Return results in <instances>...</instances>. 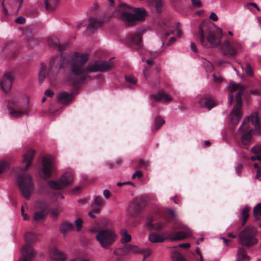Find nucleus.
Listing matches in <instances>:
<instances>
[{
    "label": "nucleus",
    "instance_id": "obj_7",
    "mask_svg": "<svg viewBox=\"0 0 261 261\" xmlns=\"http://www.w3.org/2000/svg\"><path fill=\"white\" fill-rule=\"evenodd\" d=\"M187 233L181 231H177L175 233L164 231L161 234L156 232H151L148 236L149 241L152 243H163L166 240L171 241L184 240Z\"/></svg>",
    "mask_w": 261,
    "mask_h": 261
},
{
    "label": "nucleus",
    "instance_id": "obj_37",
    "mask_svg": "<svg viewBox=\"0 0 261 261\" xmlns=\"http://www.w3.org/2000/svg\"><path fill=\"white\" fill-rule=\"evenodd\" d=\"M121 242L124 244H127V243L131 241L132 237L130 234L127 233L126 229H122L121 230Z\"/></svg>",
    "mask_w": 261,
    "mask_h": 261
},
{
    "label": "nucleus",
    "instance_id": "obj_25",
    "mask_svg": "<svg viewBox=\"0 0 261 261\" xmlns=\"http://www.w3.org/2000/svg\"><path fill=\"white\" fill-rule=\"evenodd\" d=\"M89 23L87 27V30L91 33L102 26L103 22L96 18L90 17L89 19Z\"/></svg>",
    "mask_w": 261,
    "mask_h": 261
},
{
    "label": "nucleus",
    "instance_id": "obj_22",
    "mask_svg": "<svg viewBox=\"0 0 261 261\" xmlns=\"http://www.w3.org/2000/svg\"><path fill=\"white\" fill-rule=\"evenodd\" d=\"M72 93H68L65 92L59 93L57 95L58 102L64 105H69L73 100Z\"/></svg>",
    "mask_w": 261,
    "mask_h": 261
},
{
    "label": "nucleus",
    "instance_id": "obj_28",
    "mask_svg": "<svg viewBox=\"0 0 261 261\" xmlns=\"http://www.w3.org/2000/svg\"><path fill=\"white\" fill-rule=\"evenodd\" d=\"M50 256L52 259L56 261H64L66 259V255L56 248L51 250Z\"/></svg>",
    "mask_w": 261,
    "mask_h": 261
},
{
    "label": "nucleus",
    "instance_id": "obj_59",
    "mask_svg": "<svg viewBox=\"0 0 261 261\" xmlns=\"http://www.w3.org/2000/svg\"><path fill=\"white\" fill-rule=\"evenodd\" d=\"M126 184H130V185H132V186H135V184L130 181H128V182H118L117 183V186H122V185H126Z\"/></svg>",
    "mask_w": 261,
    "mask_h": 261
},
{
    "label": "nucleus",
    "instance_id": "obj_18",
    "mask_svg": "<svg viewBox=\"0 0 261 261\" xmlns=\"http://www.w3.org/2000/svg\"><path fill=\"white\" fill-rule=\"evenodd\" d=\"M8 108L11 117L18 118L24 114L28 115L27 110H22L19 103L14 100L8 101Z\"/></svg>",
    "mask_w": 261,
    "mask_h": 261
},
{
    "label": "nucleus",
    "instance_id": "obj_55",
    "mask_svg": "<svg viewBox=\"0 0 261 261\" xmlns=\"http://www.w3.org/2000/svg\"><path fill=\"white\" fill-rule=\"evenodd\" d=\"M191 49L195 53L197 52V46L194 42H191Z\"/></svg>",
    "mask_w": 261,
    "mask_h": 261
},
{
    "label": "nucleus",
    "instance_id": "obj_52",
    "mask_svg": "<svg viewBox=\"0 0 261 261\" xmlns=\"http://www.w3.org/2000/svg\"><path fill=\"white\" fill-rule=\"evenodd\" d=\"M21 215L23 217V219L24 220H29V217L25 213H24V210L22 206L21 208Z\"/></svg>",
    "mask_w": 261,
    "mask_h": 261
},
{
    "label": "nucleus",
    "instance_id": "obj_54",
    "mask_svg": "<svg viewBox=\"0 0 261 261\" xmlns=\"http://www.w3.org/2000/svg\"><path fill=\"white\" fill-rule=\"evenodd\" d=\"M50 212H51V215L55 217H57L59 215V211L57 208L53 209L51 210L50 209Z\"/></svg>",
    "mask_w": 261,
    "mask_h": 261
},
{
    "label": "nucleus",
    "instance_id": "obj_36",
    "mask_svg": "<svg viewBox=\"0 0 261 261\" xmlns=\"http://www.w3.org/2000/svg\"><path fill=\"white\" fill-rule=\"evenodd\" d=\"M249 207L246 205L244 208H243L241 212V219H242V225L244 226L245 225L249 217Z\"/></svg>",
    "mask_w": 261,
    "mask_h": 261
},
{
    "label": "nucleus",
    "instance_id": "obj_64",
    "mask_svg": "<svg viewBox=\"0 0 261 261\" xmlns=\"http://www.w3.org/2000/svg\"><path fill=\"white\" fill-rule=\"evenodd\" d=\"M173 32H174V30H172V29L169 32L165 31V35L166 37H167V36H169L170 34L173 33Z\"/></svg>",
    "mask_w": 261,
    "mask_h": 261
},
{
    "label": "nucleus",
    "instance_id": "obj_33",
    "mask_svg": "<svg viewBox=\"0 0 261 261\" xmlns=\"http://www.w3.org/2000/svg\"><path fill=\"white\" fill-rule=\"evenodd\" d=\"M125 80L126 84V87L129 89H133L136 86L137 80L132 76L127 75H125Z\"/></svg>",
    "mask_w": 261,
    "mask_h": 261
},
{
    "label": "nucleus",
    "instance_id": "obj_30",
    "mask_svg": "<svg viewBox=\"0 0 261 261\" xmlns=\"http://www.w3.org/2000/svg\"><path fill=\"white\" fill-rule=\"evenodd\" d=\"M251 151L255 154L251 157V160L261 161V145L252 148Z\"/></svg>",
    "mask_w": 261,
    "mask_h": 261
},
{
    "label": "nucleus",
    "instance_id": "obj_43",
    "mask_svg": "<svg viewBox=\"0 0 261 261\" xmlns=\"http://www.w3.org/2000/svg\"><path fill=\"white\" fill-rule=\"evenodd\" d=\"M83 220L81 218H78L77 220H75V225L77 227V231L81 230V229L83 226Z\"/></svg>",
    "mask_w": 261,
    "mask_h": 261
},
{
    "label": "nucleus",
    "instance_id": "obj_6",
    "mask_svg": "<svg viewBox=\"0 0 261 261\" xmlns=\"http://www.w3.org/2000/svg\"><path fill=\"white\" fill-rule=\"evenodd\" d=\"M130 252L134 253H138L143 254V260L149 257L152 253V251L149 248L141 249L137 246L133 245L130 244H125L122 247L115 250L114 254L117 256V259L120 260Z\"/></svg>",
    "mask_w": 261,
    "mask_h": 261
},
{
    "label": "nucleus",
    "instance_id": "obj_53",
    "mask_svg": "<svg viewBox=\"0 0 261 261\" xmlns=\"http://www.w3.org/2000/svg\"><path fill=\"white\" fill-rule=\"evenodd\" d=\"M210 18L214 21H216L218 19V18L217 15L214 12L211 13V14L210 16Z\"/></svg>",
    "mask_w": 261,
    "mask_h": 261
},
{
    "label": "nucleus",
    "instance_id": "obj_46",
    "mask_svg": "<svg viewBox=\"0 0 261 261\" xmlns=\"http://www.w3.org/2000/svg\"><path fill=\"white\" fill-rule=\"evenodd\" d=\"M149 166V163L147 161H144L142 160H140L139 161L138 166L137 167L138 168H141L142 167H147Z\"/></svg>",
    "mask_w": 261,
    "mask_h": 261
},
{
    "label": "nucleus",
    "instance_id": "obj_10",
    "mask_svg": "<svg viewBox=\"0 0 261 261\" xmlns=\"http://www.w3.org/2000/svg\"><path fill=\"white\" fill-rule=\"evenodd\" d=\"M256 229L255 227L247 226L239 234L240 244L244 247L249 248L257 243L256 238Z\"/></svg>",
    "mask_w": 261,
    "mask_h": 261
},
{
    "label": "nucleus",
    "instance_id": "obj_8",
    "mask_svg": "<svg viewBox=\"0 0 261 261\" xmlns=\"http://www.w3.org/2000/svg\"><path fill=\"white\" fill-rule=\"evenodd\" d=\"M24 238L26 243L22 247V256L18 261H32L36 254L32 245L37 241V236L33 232H29L26 233Z\"/></svg>",
    "mask_w": 261,
    "mask_h": 261
},
{
    "label": "nucleus",
    "instance_id": "obj_32",
    "mask_svg": "<svg viewBox=\"0 0 261 261\" xmlns=\"http://www.w3.org/2000/svg\"><path fill=\"white\" fill-rule=\"evenodd\" d=\"M238 259L239 261H249L250 257L246 254L244 248H239L237 252Z\"/></svg>",
    "mask_w": 261,
    "mask_h": 261
},
{
    "label": "nucleus",
    "instance_id": "obj_20",
    "mask_svg": "<svg viewBox=\"0 0 261 261\" xmlns=\"http://www.w3.org/2000/svg\"><path fill=\"white\" fill-rule=\"evenodd\" d=\"M13 81L14 76L12 73L7 72L4 74L0 84L1 87L4 92H7L10 90Z\"/></svg>",
    "mask_w": 261,
    "mask_h": 261
},
{
    "label": "nucleus",
    "instance_id": "obj_34",
    "mask_svg": "<svg viewBox=\"0 0 261 261\" xmlns=\"http://www.w3.org/2000/svg\"><path fill=\"white\" fill-rule=\"evenodd\" d=\"M74 227V226L73 224L69 223L67 222H63L60 226V229L61 231L63 233H65L67 232L68 231H71L73 230Z\"/></svg>",
    "mask_w": 261,
    "mask_h": 261
},
{
    "label": "nucleus",
    "instance_id": "obj_38",
    "mask_svg": "<svg viewBox=\"0 0 261 261\" xmlns=\"http://www.w3.org/2000/svg\"><path fill=\"white\" fill-rule=\"evenodd\" d=\"M171 257L173 261H187L183 255L178 251H174Z\"/></svg>",
    "mask_w": 261,
    "mask_h": 261
},
{
    "label": "nucleus",
    "instance_id": "obj_41",
    "mask_svg": "<svg viewBox=\"0 0 261 261\" xmlns=\"http://www.w3.org/2000/svg\"><path fill=\"white\" fill-rule=\"evenodd\" d=\"M261 214V202L258 203L253 208V216L257 220L259 219Z\"/></svg>",
    "mask_w": 261,
    "mask_h": 261
},
{
    "label": "nucleus",
    "instance_id": "obj_48",
    "mask_svg": "<svg viewBox=\"0 0 261 261\" xmlns=\"http://www.w3.org/2000/svg\"><path fill=\"white\" fill-rule=\"evenodd\" d=\"M23 2V0H14L13 5L14 6H16L18 4V5L17 7V10H18L20 8Z\"/></svg>",
    "mask_w": 261,
    "mask_h": 261
},
{
    "label": "nucleus",
    "instance_id": "obj_63",
    "mask_svg": "<svg viewBox=\"0 0 261 261\" xmlns=\"http://www.w3.org/2000/svg\"><path fill=\"white\" fill-rule=\"evenodd\" d=\"M261 176V170L260 169H258L257 171L256 175H255V178L256 179H259V180H261V178H259V177Z\"/></svg>",
    "mask_w": 261,
    "mask_h": 261
},
{
    "label": "nucleus",
    "instance_id": "obj_61",
    "mask_svg": "<svg viewBox=\"0 0 261 261\" xmlns=\"http://www.w3.org/2000/svg\"><path fill=\"white\" fill-rule=\"evenodd\" d=\"M176 40V38L174 37H172L170 38L168 42L167 43V45L169 46L171 45L173 43H174Z\"/></svg>",
    "mask_w": 261,
    "mask_h": 261
},
{
    "label": "nucleus",
    "instance_id": "obj_15",
    "mask_svg": "<svg viewBox=\"0 0 261 261\" xmlns=\"http://www.w3.org/2000/svg\"><path fill=\"white\" fill-rule=\"evenodd\" d=\"M35 208L37 211L35 213L33 218L36 221H39L44 219L46 216L50 212L49 204L45 200H40L36 202Z\"/></svg>",
    "mask_w": 261,
    "mask_h": 261
},
{
    "label": "nucleus",
    "instance_id": "obj_27",
    "mask_svg": "<svg viewBox=\"0 0 261 261\" xmlns=\"http://www.w3.org/2000/svg\"><path fill=\"white\" fill-rule=\"evenodd\" d=\"M3 53L4 55H7L8 58H14L17 55L18 51L15 49L12 43H8L4 47Z\"/></svg>",
    "mask_w": 261,
    "mask_h": 261
},
{
    "label": "nucleus",
    "instance_id": "obj_60",
    "mask_svg": "<svg viewBox=\"0 0 261 261\" xmlns=\"http://www.w3.org/2000/svg\"><path fill=\"white\" fill-rule=\"evenodd\" d=\"M179 246L181 248H188L190 247V243H182V244H180Z\"/></svg>",
    "mask_w": 261,
    "mask_h": 261
},
{
    "label": "nucleus",
    "instance_id": "obj_57",
    "mask_svg": "<svg viewBox=\"0 0 261 261\" xmlns=\"http://www.w3.org/2000/svg\"><path fill=\"white\" fill-rule=\"evenodd\" d=\"M54 94V92L49 89L46 90L45 92V95L48 97H52Z\"/></svg>",
    "mask_w": 261,
    "mask_h": 261
},
{
    "label": "nucleus",
    "instance_id": "obj_4",
    "mask_svg": "<svg viewBox=\"0 0 261 261\" xmlns=\"http://www.w3.org/2000/svg\"><path fill=\"white\" fill-rule=\"evenodd\" d=\"M239 89V91L236 96V104L234 106L233 110L230 114V119L231 122L234 124H237L242 118V115L241 109L242 105V96L245 91V87L241 84H234L230 82L228 87V90L230 92L229 95V103L231 105L234 101V96L233 93Z\"/></svg>",
    "mask_w": 261,
    "mask_h": 261
},
{
    "label": "nucleus",
    "instance_id": "obj_1",
    "mask_svg": "<svg viewBox=\"0 0 261 261\" xmlns=\"http://www.w3.org/2000/svg\"><path fill=\"white\" fill-rule=\"evenodd\" d=\"M88 60L87 54H80L74 53L68 60L63 55L58 56L50 60L49 69L46 72V66L43 63L41 64V68L39 73V82L42 83L44 79L48 77L53 84L60 69L65 67L68 62L70 67V72L68 76V81L75 87L87 83L92 78L88 74L90 72H105L110 70L114 66L113 59L107 61H98L89 63L85 68L84 66Z\"/></svg>",
    "mask_w": 261,
    "mask_h": 261
},
{
    "label": "nucleus",
    "instance_id": "obj_50",
    "mask_svg": "<svg viewBox=\"0 0 261 261\" xmlns=\"http://www.w3.org/2000/svg\"><path fill=\"white\" fill-rule=\"evenodd\" d=\"M2 10H3V14L5 16H7L8 15V11L5 5L4 0L3 1L2 3Z\"/></svg>",
    "mask_w": 261,
    "mask_h": 261
},
{
    "label": "nucleus",
    "instance_id": "obj_29",
    "mask_svg": "<svg viewBox=\"0 0 261 261\" xmlns=\"http://www.w3.org/2000/svg\"><path fill=\"white\" fill-rule=\"evenodd\" d=\"M151 97L156 101H164L169 102L172 100V97L164 92L163 90L159 92L156 94H151Z\"/></svg>",
    "mask_w": 261,
    "mask_h": 261
},
{
    "label": "nucleus",
    "instance_id": "obj_31",
    "mask_svg": "<svg viewBox=\"0 0 261 261\" xmlns=\"http://www.w3.org/2000/svg\"><path fill=\"white\" fill-rule=\"evenodd\" d=\"M59 3V0H44L45 8L47 11H54Z\"/></svg>",
    "mask_w": 261,
    "mask_h": 261
},
{
    "label": "nucleus",
    "instance_id": "obj_11",
    "mask_svg": "<svg viewBox=\"0 0 261 261\" xmlns=\"http://www.w3.org/2000/svg\"><path fill=\"white\" fill-rule=\"evenodd\" d=\"M117 237L113 229L105 228L97 231L96 239L102 248L109 249L115 242Z\"/></svg>",
    "mask_w": 261,
    "mask_h": 261
},
{
    "label": "nucleus",
    "instance_id": "obj_56",
    "mask_svg": "<svg viewBox=\"0 0 261 261\" xmlns=\"http://www.w3.org/2000/svg\"><path fill=\"white\" fill-rule=\"evenodd\" d=\"M103 195L105 196V197L106 198V199H108L110 198V196H111V193H110V192L108 190H105L103 191Z\"/></svg>",
    "mask_w": 261,
    "mask_h": 261
},
{
    "label": "nucleus",
    "instance_id": "obj_40",
    "mask_svg": "<svg viewBox=\"0 0 261 261\" xmlns=\"http://www.w3.org/2000/svg\"><path fill=\"white\" fill-rule=\"evenodd\" d=\"M152 5L154 6L157 12H160L163 6V0H153Z\"/></svg>",
    "mask_w": 261,
    "mask_h": 261
},
{
    "label": "nucleus",
    "instance_id": "obj_16",
    "mask_svg": "<svg viewBox=\"0 0 261 261\" xmlns=\"http://www.w3.org/2000/svg\"><path fill=\"white\" fill-rule=\"evenodd\" d=\"M42 168L40 172L41 177L45 180L51 177V173L55 171L56 166L53 160L48 157L44 156L42 161Z\"/></svg>",
    "mask_w": 261,
    "mask_h": 261
},
{
    "label": "nucleus",
    "instance_id": "obj_21",
    "mask_svg": "<svg viewBox=\"0 0 261 261\" xmlns=\"http://www.w3.org/2000/svg\"><path fill=\"white\" fill-rule=\"evenodd\" d=\"M35 154V151L34 150L30 149L23 155L22 162L26 164L24 167L21 169L22 172H25L29 169Z\"/></svg>",
    "mask_w": 261,
    "mask_h": 261
},
{
    "label": "nucleus",
    "instance_id": "obj_23",
    "mask_svg": "<svg viewBox=\"0 0 261 261\" xmlns=\"http://www.w3.org/2000/svg\"><path fill=\"white\" fill-rule=\"evenodd\" d=\"M48 45L49 47L57 48L60 52H62L66 49V45L61 44L57 37H51L48 39Z\"/></svg>",
    "mask_w": 261,
    "mask_h": 261
},
{
    "label": "nucleus",
    "instance_id": "obj_5",
    "mask_svg": "<svg viewBox=\"0 0 261 261\" xmlns=\"http://www.w3.org/2000/svg\"><path fill=\"white\" fill-rule=\"evenodd\" d=\"M249 122L254 126L256 132L261 134V123L258 114L253 112L250 116L245 117L239 128V132L242 134L241 142L244 146L249 145L251 141L252 129L250 128Z\"/></svg>",
    "mask_w": 261,
    "mask_h": 261
},
{
    "label": "nucleus",
    "instance_id": "obj_2",
    "mask_svg": "<svg viewBox=\"0 0 261 261\" xmlns=\"http://www.w3.org/2000/svg\"><path fill=\"white\" fill-rule=\"evenodd\" d=\"M222 30L207 21H202L199 25L195 35L202 46L205 48L217 47L221 43Z\"/></svg>",
    "mask_w": 261,
    "mask_h": 261
},
{
    "label": "nucleus",
    "instance_id": "obj_39",
    "mask_svg": "<svg viewBox=\"0 0 261 261\" xmlns=\"http://www.w3.org/2000/svg\"><path fill=\"white\" fill-rule=\"evenodd\" d=\"M165 123L164 120L160 116H158L154 120V130H158Z\"/></svg>",
    "mask_w": 261,
    "mask_h": 261
},
{
    "label": "nucleus",
    "instance_id": "obj_3",
    "mask_svg": "<svg viewBox=\"0 0 261 261\" xmlns=\"http://www.w3.org/2000/svg\"><path fill=\"white\" fill-rule=\"evenodd\" d=\"M131 9L130 6L125 4H121L116 9L114 14L127 26L134 25L137 21H142L145 19L146 13L144 9H135V14L131 12Z\"/></svg>",
    "mask_w": 261,
    "mask_h": 261
},
{
    "label": "nucleus",
    "instance_id": "obj_9",
    "mask_svg": "<svg viewBox=\"0 0 261 261\" xmlns=\"http://www.w3.org/2000/svg\"><path fill=\"white\" fill-rule=\"evenodd\" d=\"M17 183L22 195L29 199L34 190V184L32 177L27 174H20L17 176Z\"/></svg>",
    "mask_w": 261,
    "mask_h": 261
},
{
    "label": "nucleus",
    "instance_id": "obj_17",
    "mask_svg": "<svg viewBox=\"0 0 261 261\" xmlns=\"http://www.w3.org/2000/svg\"><path fill=\"white\" fill-rule=\"evenodd\" d=\"M144 203V199L142 197L135 198L128 208V212L130 216L135 217L143 211Z\"/></svg>",
    "mask_w": 261,
    "mask_h": 261
},
{
    "label": "nucleus",
    "instance_id": "obj_12",
    "mask_svg": "<svg viewBox=\"0 0 261 261\" xmlns=\"http://www.w3.org/2000/svg\"><path fill=\"white\" fill-rule=\"evenodd\" d=\"M168 214L170 215V218H166L165 222H159L153 224L154 218L151 216H148L147 218L146 225L150 229H154L156 230H161L165 228L167 223H171L172 220H175V213L172 209L168 210Z\"/></svg>",
    "mask_w": 261,
    "mask_h": 261
},
{
    "label": "nucleus",
    "instance_id": "obj_51",
    "mask_svg": "<svg viewBox=\"0 0 261 261\" xmlns=\"http://www.w3.org/2000/svg\"><path fill=\"white\" fill-rule=\"evenodd\" d=\"M243 169V165L241 164H239L236 168V171L238 175H240Z\"/></svg>",
    "mask_w": 261,
    "mask_h": 261
},
{
    "label": "nucleus",
    "instance_id": "obj_19",
    "mask_svg": "<svg viewBox=\"0 0 261 261\" xmlns=\"http://www.w3.org/2000/svg\"><path fill=\"white\" fill-rule=\"evenodd\" d=\"M197 103L200 107L211 110L216 105V102L208 95H203L198 97Z\"/></svg>",
    "mask_w": 261,
    "mask_h": 261
},
{
    "label": "nucleus",
    "instance_id": "obj_44",
    "mask_svg": "<svg viewBox=\"0 0 261 261\" xmlns=\"http://www.w3.org/2000/svg\"><path fill=\"white\" fill-rule=\"evenodd\" d=\"M8 167V164L6 162H0V174L2 173Z\"/></svg>",
    "mask_w": 261,
    "mask_h": 261
},
{
    "label": "nucleus",
    "instance_id": "obj_14",
    "mask_svg": "<svg viewBox=\"0 0 261 261\" xmlns=\"http://www.w3.org/2000/svg\"><path fill=\"white\" fill-rule=\"evenodd\" d=\"M73 181V174L70 172H65L61 176L59 181L49 180L48 186L54 190H61L70 185Z\"/></svg>",
    "mask_w": 261,
    "mask_h": 261
},
{
    "label": "nucleus",
    "instance_id": "obj_62",
    "mask_svg": "<svg viewBox=\"0 0 261 261\" xmlns=\"http://www.w3.org/2000/svg\"><path fill=\"white\" fill-rule=\"evenodd\" d=\"M214 80L216 83H221L222 81V79L217 77L215 74L213 75Z\"/></svg>",
    "mask_w": 261,
    "mask_h": 261
},
{
    "label": "nucleus",
    "instance_id": "obj_42",
    "mask_svg": "<svg viewBox=\"0 0 261 261\" xmlns=\"http://www.w3.org/2000/svg\"><path fill=\"white\" fill-rule=\"evenodd\" d=\"M246 74L249 76H252L253 75V72L252 70V68L251 65L249 63H247L245 66V69Z\"/></svg>",
    "mask_w": 261,
    "mask_h": 261
},
{
    "label": "nucleus",
    "instance_id": "obj_49",
    "mask_svg": "<svg viewBox=\"0 0 261 261\" xmlns=\"http://www.w3.org/2000/svg\"><path fill=\"white\" fill-rule=\"evenodd\" d=\"M25 18L22 16H19L15 20V22L19 24H24L25 23Z\"/></svg>",
    "mask_w": 261,
    "mask_h": 261
},
{
    "label": "nucleus",
    "instance_id": "obj_26",
    "mask_svg": "<svg viewBox=\"0 0 261 261\" xmlns=\"http://www.w3.org/2000/svg\"><path fill=\"white\" fill-rule=\"evenodd\" d=\"M171 223H172V228L173 230H180L179 231L187 233L186 237L184 239L191 236L192 233L191 230L184 226L180 222L176 220H173Z\"/></svg>",
    "mask_w": 261,
    "mask_h": 261
},
{
    "label": "nucleus",
    "instance_id": "obj_13",
    "mask_svg": "<svg viewBox=\"0 0 261 261\" xmlns=\"http://www.w3.org/2000/svg\"><path fill=\"white\" fill-rule=\"evenodd\" d=\"M221 49L224 56L234 57L242 49L241 44L237 41L225 40L221 45Z\"/></svg>",
    "mask_w": 261,
    "mask_h": 261
},
{
    "label": "nucleus",
    "instance_id": "obj_45",
    "mask_svg": "<svg viewBox=\"0 0 261 261\" xmlns=\"http://www.w3.org/2000/svg\"><path fill=\"white\" fill-rule=\"evenodd\" d=\"M191 2L194 7L200 8L202 7V3L200 0H191Z\"/></svg>",
    "mask_w": 261,
    "mask_h": 261
},
{
    "label": "nucleus",
    "instance_id": "obj_58",
    "mask_svg": "<svg viewBox=\"0 0 261 261\" xmlns=\"http://www.w3.org/2000/svg\"><path fill=\"white\" fill-rule=\"evenodd\" d=\"M250 93H251V94H252L253 95H261V91L257 90V89L251 90Z\"/></svg>",
    "mask_w": 261,
    "mask_h": 261
},
{
    "label": "nucleus",
    "instance_id": "obj_35",
    "mask_svg": "<svg viewBox=\"0 0 261 261\" xmlns=\"http://www.w3.org/2000/svg\"><path fill=\"white\" fill-rule=\"evenodd\" d=\"M94 204L97 206V208L93 210L94 213L98 214L100 213V207L104 204V200L100 196H96L94 198Z\"/></svg>",
    "mask_w": 261,
    "mask_h": 261
},
{
    "label": "nucleus",
    "instance_id": "obj_47",
    "mask_svg": "<svg viewBox=\"0 0 261 261\" xmlns=\"http://www.w3.org/2000/svg\"><path fill=\"white\" fill-rule=\"evenodd\" d=\"M142 176H143L142 172L141 171L138 170L132 175V178L135 179L136 177H138L139 179H140L142 177Z\"/></svg>",
    "mask_w": 261,
    "mask_h": 261
},
{
    "label": "nucleus",
    "instance_id": "obj_24",
    "mask_svg": "<svg viewBox=\"0 0 261 261\" xmlns=\"http://www.w3.org/2000/svg\"><path fill=\"white\" fill-rule=\"evenodd\" d=\"M142 32L140 30L129 36V43L131 45H134L138 48L142 46Z\"/></svg>",
    "mask_w": 261,
    "mask_h": 261
}]
</instances>
